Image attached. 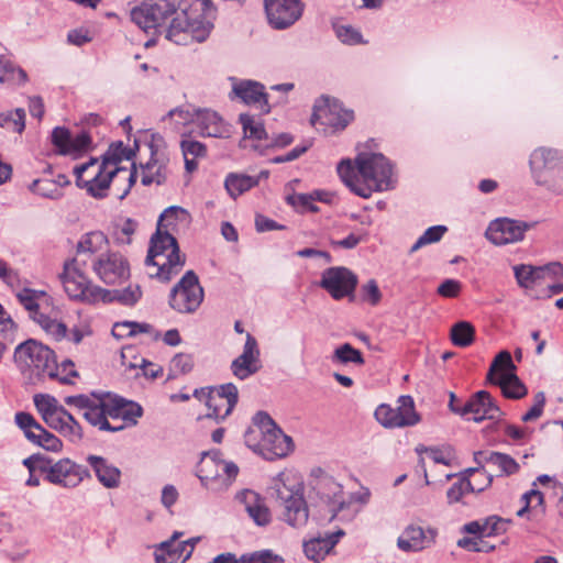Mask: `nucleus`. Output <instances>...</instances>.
I'll return each instance as SVG.
<instances>
[{
  "instance_id": "4be33fe9",
  "label": "nucleus",
  "mask_w": 563,
  "mask_h": 563,
  "mask_svg": "<svg viewBox=\"0 0 563 563\" xmlns=\"http://www.w3.org/2000/svg\"><path fill=\"white\" fill-rule=\"evenodd\" d=\"M310 486L322 500L332 506V520L344 505L342 486L321 468L311 472Z\"/></svg>"
},
{
  "instance_id": "1a4fd4ad",
  "label": "nucleus",
  "mask_w": 563,
  "mask_h": 563,
  "mask_svg": "<svg viewBox=\"0 0 563 563\" xmlns=\"http://www.w3.org/2000/svg\"><path fill=\"white\" fill-rule=\"evenodd\" d=\"M108 165L98 164L97 158H90L89 162L78 165L74 168L76 184L80 188H86L88 194L95 198H104L107 190L113 177L120 173H125V168L114 167L107 170Z\"/></svg>"
},
{
  "instance_id": "774afa93",
  "label": "nucleus",
  "mask_w": 563,
  "mask_h": 563,
  "mask_svg": "<svg viewBox=\"0 0 563 563\" xmlns=\"http://www.w3.org/2000/svg\"><path fill=\"white\" fill-rule=\"evenodd\" d=\"M255 228L257 232H267L273 230H284L285 225L279 224L263 214H257L255 217Z\"/></svg>"
},
{
  "instance_id": "58836bf2",
  "label": "nucleus",
  "mask_w": 563,
  "mask_h": 563,
  "mask_svg": "<svg viewBox=\"0 0 563 563\" xmlns=\"http://www.w3.org/2000/svg\"><path fill=\"white\" fill-rule=\"evenodd\" d=\"M78 373L75 369V364L70 360H64L60 364H57L56 357L53 358V362L49 365V369H47L46 377L59 383V384H70L73 385V377H77Z\"/></svg>"
},
{
  "instance_id": "a211bd4d",
  "label": "nucleus",
  "mask_w": 563,
  "mask_h": 563,
  "mask_svg": "<svg viewBox=\"0 0 563 563\" xmlns=\"http://www.w3.org/2000/svg\"><path fill=\"white\" fill-rule=\"evenodd\" d=\"M62 282L65 291L70 298L89 303L96 302L101 298L102 288L91 285L85 272H79L77 268L64 267Z\"/></svg>"
},
{
  "instance_id": "c85d7f7f",
  "label": "nucleus",
  "mask_w": 563,
  "mask_h": 563,
  "mask_svg": "<svg viewBox=\"0 0 563 563\" xmlns=\"http://www.w3.org/2000/svg\"><path fill=\"white\" fill-rule=\"evenodd\" d=\"M238 499L255 525L265 527L271 522V511L257 493L245 489L238 494Z\"/></svg>"
},
{
  "instance_id": "603ef678",
  "label": "nucleus",
  "mask_w": 563,
  "mask_h": 563,
  "mask_svg": "<svg viewBox=\"0 0 563 563\" xmlns=\"http://www.w3.org/2000/svg\"><path fill=\"white\" fill-rule=\"evenodd\" d=\"M29 188L32 192L45 198L57 199L62 196L56 183L51 179H35Z\"/></svg>"
},
{
  "instance_id": "13d9d810",
  "label": "nucleus",
  "mask_w": 563,
  "mask_h": 563,
  "mask_svg": "<svg viewBox=\"0 0 563 563\" xmlns=\"http://www.w3.org/2000/svg\"><path fill=\"white\" fill-rule=\"evenodd\" d=\"M336 37L347 45H356L363 43L362 34L351 25H334Z\"/></svg>"
},
{
  "instance_id": "72a5a7b5",
  "label": "nucleus",
  "mask_w": 563,
  "mask_h": 563,
  "mask_svg": "<svg viewBox=\"0 0 563 563\" xmlns=\"http://www.w3.org/2000/svg\"><path fill=\"white\" fill-rule=\"evenodd\" d=\"M108 238L101 231H92L84 234L77 244L80 255H89V257L104 254L108 251Z\"/></svg>"
},
{
  "instance_id": "c756f323",
  "label": "nucleus",
  "mask_w": 563,
  "mask_h": 563,
  "mask_svg": "<svg viewBox=\"0 0 563 563\" xmlns=\"http://www.w3.org/2000/svg\"><path fill=\"white\" fill-rule=\"evenodd\" d=\"M344 534L345 532L339 529L335 532L327 533L324 537L313 538L305 542L303 551L306 556L314 562L323 560Z\"/></svg>"
},
{
  "instance_id": "4468645a",
  "label": "nucleus",
  "mask_w": 563,
  "mask_h": 563,
  "mask_svg": "<svg viewBox=\"0 0 563 563\" xmlns=\"http://www.w3.org/2000/svg\"><path fill=\"white\" fill-rule=\"evenodd\" d=\"M532 177L538 185L550 184L563 170V154L556 150L540 147L529 159Z\"/></svg>"
},
{
  "instance_id": "2f4dec72",
  "label": "nucleus",
  "mask_w": 563,
  "mask_h": 563,
  "mask_svg": "<svg viewBox=\"0 0 563 563\" xmlns=\"http://www.w3.org/2000/svg\"><path fill=\"white\" fill-rule=\"evenodd\" d=\"M88 463L96 473L98 481L107 488H115L120 485L121 471L110 464L102 456L89 455Z\"/></svg>"
},
{
  "instance_id": "f8f14e48",
  "label": "nucleus",
  "mask_w": 563,
  "mask_h": 563,
  "mask_svg": "<svg viewBox=\"0 0 563 563\" xmlns=\"http://www.w3.org/2000/svg\"><path fill=\"white\" fill-rule=\"evenodd\" d=\"M354 120V112L344 109L339 100L321 97L316 100L311 115L313 125L320 124L334 131L344 130Z\"/></svg>"
},
{
  "instance_id": "338daca9",
  "label": "nucleus",
  "mask_w": 563,
  "mask_h": 563,
  "mask_svg": "<svg viewBox=\"0 0 563 563\" xmlns=\"http://www.w3.org/2000/svg\"><path fill=\"white\" fill-rule=\"evenodd\" d=\"M470 490H473V487L471 485V482L470 481H462V482H459V483H455L453 484L449 489H448V493H446V496H448V499H449V503H457L461 500V498L463 497V495L466 493V492H470Z\"/></svg>"
},
{
  "instance_id": "a878e982",
  "label": "nucleus",
  "mask_w": 563,
  "mask_h": 563,
  "mask_svg": "<svg viewBox=\"0 0 563 563\" xmlns=\"http://www.w3.org/2000/svg\"><path fill=\"white\" fill-rule=\"evenodd\" d=\"M232 92L243 103L247 106L256 104L263 113L271 112L268 95L265 92V86L251 79L238 80L233 84Z\"/></svg>"
},
{
  "instance_id": "423d86ee",
  "label": "nucleus",
  "mask_w": 563,
  "mask_h": 563,
  "mask_svg": "<svg viewBox=\"0 0 563 563\" xmlns=\"http://www.w3.org/2000/svg\"><path fill=\"white\" fill-rule=\"evenodd\" d=\"M273 489L276 503L282 508L285 522L291 527H302L309 518V509L303 496V484L295 476L279 473L274 479Z\"/></svg>"
},
{
  "instance_id": "e433bc0d",
  "label": "nucleus",
  "mask_w": 563,
  "mask_h": 563,
  "mask_svg": "<svg viewBox=\"0 0 563 563\" xmlns=\"http://www.w3.org/2000/svg\"><path fill=\"white\" fill-rule=\"evenodd\" d=\"M26 80L25 70L16 66L4 53H0V82L22 85Z\"/></svg>"
},
{
  "instance_id": "09e8293b",
  "label": "nucleus",
  "mask_w": 563,
  "mask_h": 563,
  "mask_svg": "<svg viewBox=\"0 0 563 563\" xmlns=\"http://www.w3.org/2000/svg\"><path fill=\"white\" fill-rule=\"evenodd\" d=\"M332 361L341 364L354 363V364H363L364 358L361 351L354 349L350 343H344L343 345L335 349Z\"/></svg>"
},
{
  "instance_id": "e2e57ef3",
  "label": "nucleus",
  "mask_w": 563,
  "mask_h": 563,
  "mask_svg": "<svg viewBox=\"0 0 563 563\" xmlns=\"http://www.w3.org/2000/svg\"><path fill=\"white\" fill-rule=\"evenodd\" d=\"M361 299L372 306L378 305L382 299V292L376 280L371 279L361 287Z\"/></svg>"
},
{
  "instance_id": "2eb2a0df",
  "label": "nucleus",
  "mask_w": 563,
  "mask_h": 563,
  "mask_svg": "<svg viewBox=\"0 0 563 563\" xmlns=\"http://www.w3.org/2000/svg\"><path fill=\"white\" fill-rule=\"evenodd\" d=\"M45 474V479L65 488L77 487L85 477L89 476L88 468L69 459H62L54 464L43 463L38 466Z\"/></svg>"
},
{
  "instance_id": "a19ab883",
  "label": "nucleus",
  "mask_w": 563,
  "mask_h": 563,
  "mask_svg": "<svg viewBox=\"0 0 563 563\" xmlns=\"http://www.w3.org/2000/svg\"><path fill=\"white\" fill-rule=\"evenodd\" d=\"M515 277L519 286L531 288L543 280V269L531 265H517L514 267Z\"/></svg>"
},
{
  "instance_id": "412c9836",
  "label": "nucleus",
  "mask_w": 563,
  "mask_h": 563,
  "mask_svg": "<svg viewBox=\"0 0 563 563\" xmlns=\"http://www.w3.org/2000/svg\"><path fill=\"white\" fill-rule=\"evenodd\" d=\"M192 396L206 402L208 417L224 419L238 401V389H194Z\"/></svg>"
},
{
  "instance_id": "3c124183",
  "label": "nucleus",
  "mask_w": 563,
  "mask_h": 563,
  "mask_svg": "<svg viewBox=\"0 0 563 563\" xmlns=\"http://www.w3.org/2000/svg\"><path fill=\"white\" fill-rule=\"evenodd\" d=\"M283 559L272 550H261L252 553H244L236 558V563H282Z\"/></svg>"
},
{
  "instance_id": "5fc2aeb1",
  "label": "nucleus",
  "mask_w": 563,
  "mask_h": 563,
  "mask_svg": "<svg viewBox=\"0 0 563 563\" xmlns=\"http://www.w3.org/2000/svg\"><path fill=\"white\" fill-rule=\"evenodd\" d=\"M15 422L24 431V435L27 440H35V433L42 428L33 416L23 411L15 415Z\"/></svg>"
},
{
  "instance_id": "9b49d317",
  "label": "nucleus",
  "mask_w": 563,
  "mask_h": 563,
  "mask_svg": "<svg viewBox=\"0 0 563 563\" xmlns=\"http://www.w3.org/2000/svg\"><path fill=\"white\" fill-rule=\"evenodd\" d=\"M375 419L385 428L412 427L420 422L421 417L415 409V401L411 396H400L397 407L382 404L375 410Z\"/></svg>"
},
{
  "instance_id": "6e6552de",
  "label": "nucleus",
  "mask_w": 563,
  "mask_h": 563,
  "mask_svg": "<svg viewBox=\"0 0 563 563\" xmlns=\"http://www.w3.org/2000/svg\"><path fill=\"white\" fill-rule=\"evenodd\" d=\"M238 474V465L221 460L219 451L203 452L196 471L202 486L212 492L228 489Z\"/></svg>"
},
{
  "instance_id": "ea45409f",
  "label": "nucleus",
  "mask_w": 563,
  "mask_h": 563,
  "mask_svg": "<svg viewBox=\"0 0 563 563\" xmlns=\"http://www.w3.org/2000/svg\"><path fill=\"white\" fill-rule=\"evenodd\" d=\"M450 339L455 346L467 347L475 340V328L468 321H459L451 327Z\"/></svg>"
},
{
  "instance_id": "9d476101",
  "label": "nucleus",
  "mask_w": 563,
  "mask_h": 563,
  "mask_svg": "<svg viewBox=\"0 0 563 563\" xmlns=\"http://www.w3.org/2000/svg\"><path fill=\"white\" fill-rule=\"evenodd\" d=\"M205 298L203 287L194 271H187L170 289L168 303L178 313H195Z\"/></svg>"
},
{
  "instance_id": "de8ad7c7",
  "label": "nucleus",
  "mask_w": 563,
  "mask_h": 563,
  "mask_svg": "<svg viewBox=\"0 0 563 563\" xmlns=\"http://www.w3.org/2000/svg\"><path fill=\"white\" fill-rule=\"evenodd\" d=\"M446 231L448 228L445 225H433L428 228L410 247L409 253L412 254L426 245L439 242Z\"/></svg>"
},
{
  "instance_id": "f704fd0d",
  "label": "nucleus",
  "mask_w": 563,
  "mask_h": 563,
  "mask_svg": "<svg viewBox=\"0 0 563 563\" xmlns=\"http://www.w3.org/2000/svg\"><path fill=\"white\" fill-rule=\"evenodd\" d=\"M142 297V290L139 285H129L124 289L108 290L102 288L100 300L103 302L118 301L124 306H134Z\"/></svg>"
},
{
  "instance_id": "f257e3e1",
  "label": "nucleus",
  "mask_w": 563,
  "mask_h": 563,
  "mask_svg": "<svg viewBox=\"0 0 563 563\" xmlns=\"http://www.w3.org/2000/svg\"><path fill=\"white\" fill-rule=\"evenodd\" d=\"M130 18L146 33L164 27L168 41L188 45L209 36L216 8L211 0H144L130 10Z\"/></svg>"
},
{
  "instance_id": "b1692460",
  "label": "nucleus",
  "mask_w": 563,
  "mask_h": 563,
  "mask_svg": "<svg viewBox=\"0 0 563 563\" xmlns=\"http://www.w3.org/2000/svg\"><path fill=\"white\" fill-rule=\"evenodd\" d=\"M460 416L481 422L485 419L495 420L500 416L499 407L493 401L489 393L479 389L460 409Z\"/></svg>"
},
{
  "instance_id": "7c9ffc66",
  "label": "nucleus",
  "mask_w": 563,
  "mask_h": 563,
  "mask_svg": "<svg viewBox=\"0 0 563 563\" xmlns=\"http://www.w3.org/2000/svg\"><path fill=\"white\" fill-rule=\"evenodd\" d=\"M195 123L202 136L223 137L228 132L222 118L212 110H196Z\"/></svg>"
},
{
  "instance_id": "473e14b6",
  "label": "nucleus",
  "mask_w": 563,
  "mask_h": 563,
  "mask_svg": "<svg viewBox=\"0 0 563 563\" xmlns=\"http://www.w3.org/2000/svg\"><path fill=\"white\" fill-rule=\"evenodd\" d=\"M34 404L44 421L52 428L62 426V415L65 410L57 406L54 397L46 394H37L34 396Z\"/></svg>"
},
{
  "instance_id": "f03ea898",
  "label": "nucleus",
  "mask_w": 563,
  "mask_h": 563,
  "mask_svg": "<svg viewBox=\"0 0 563 563\" xmlns=\"http://www.w3.org/2000/svg\"><path fill=\"white\" fill-rule=\"evenodd\" d=\"M65 402L81 411L84 418L100 431H121L135 426L143 415L139 404L109 391L68 396Z\"/></svg>"
},
{
  "instance_id": "4c0bfd02",
  "label": "nucleus",
  "mask_w": 563,
  "mask_h": 563,
  "mask_svg": "<svg viewBox=\"0 0 563 563\" xmlns=\"http://www.w3.org/2000/svg\"><path fill=\"white\" fill-rule=\"evenodd\" d=\"M34 322H36L46 334L51 335L56 341H60L67 336V325L56 317H52L45 312H36Z\"/></svg>"
},
{
  "instance_id": "bb28decb",
  "label": "nucleus",
  "mask_w": 563,
  "mask_h": 563,
  "mask_svg": "<svg viewBox=\"0 0 563 563\" xmlns=\"http://www.w3.org/2000/svg\"><path fill=\"white\" fill-rule=\"evenodd\" d=\"M435 537L437 531L434 529L428 528L424 530L420 526L411 525L398 538L397 545L402 551L418 552L433 544Z\"/></svg>"
},
{
  "instance_id": "864d4df0",
  "label": "nucleus",
  "mask_w": 563,
  "mask_h": 563,
  "mask_svg": "<svg viewBox=\"0 0 563 563\" xmlns=\"http://www.w3.org/2000/svg\"><path fill=\"white\" fill-rule=\"evenodd\" d=\"M511 523L510 519H504L497 516H490L484 519V537H495L505 533L508 526Z\"/></svg>"
},
{
  "instance_id": "dca6fc26",
  "label": "nucleus",
  "mask_w": 563,
  "mask_h": 563,
  "mask_svg": "<svg viewBox=\"0 0 563 563\" xmlns=\"http://www.w3.org/2000/svg\"><path fill=\"white\" fill-rule=\"evenodd\" d=\"M533 223L498 218L493 220L486 229L485 236L495 245H506L523 240L525 233L533 228Z\"/></svg>"
},
{
  "instance_id": "4d7b16f0",
  "label": "nucleus",
  "mask_w": 563,
  "mask_h": 563,
  "mask_svg": "<svg viewBox=\"0 0 563 563\" xmlns=\"http://www.w3.org/2000/svg\"><path fill=\"white\" fill-rule=\"evenodd\" d=\"M194 367V357L190 354L187 353H178L176 354L172 361L169 369L173 374L178 375H185L189 373Z\"/></svg>"
},
{
  "instance_id": "bf43d9fd",
  "label": "nucleus",
  "mask_w": 563,
  "mask_h": 563,
  "mask_svg": "<svg viewBox=\"0 0 563 563\" xmlns=\"http://www.w3.org/2000/svg\"><path fill=\"white\" fill-rule=\"evenodd\" d=\"M35 440H30L31 442L41 445L47 451L57 452L62 449V443L54 434L46 431L43 427L40 431L35 433Z\"/></svg>"
},
{
  "instance_id": "052dcab7",
  "label": "nucleus",
  "mask_w": 563,
  "mask_h": 563,
  "mask_svg": "<svg viewBox=\"0 0 563 563\" xmlns=\"http://www.w3.org/2000/svg\"><path fill=\"white\" fill-rule=\"evenodd\" d=\"M65 434L70 435L71 441L80 440L81 434V427L79 423L74 419V417L65 411V413L62 415V426L57 428Z\"/></svg>"
},
{
  "instance_id": "79ce46f5",
  "label": "nucleus",
  "mask_w": 563,
  "mask_h": 563,
  "mask_svg": "<svg viewBox=\"0 0 563 563\" xmlns=\"http://www.w3.org/2000/svg\"><path fill=\"white\" fill-rule=\"evenodd\" d=\"M0 126L21 134L25 129V111L22 108L0 112Z\"/></svg>"
},
{
  "instance_id": "0eeeda50",
  "label": "nucleus",
  "mask_w": 563,
  "mask_h": 563,
  "mask_svg": "<svg viewBox=\"0 0 563 563\" xmlns=\"http://www.w3.org/2000/svg\"><path fill=\"white\" fill-rule=\"evenodd\" d=\"M14 362L32 384L44 383L55 352L37 340L29 339L14 350Z\"/></svg>"
},
{
  "instance_id": "6ab92c4d",
  "label": "nucleus",
  "mask_w": 563,
  "mask_h": 563,
  "mask_svg": "<svg viewBox=\"0 0 563 563\" xmlns=\"http://www.w3.org/2000/svg\"><path fill=\"white\" fill-rule=\"evenodd\" d=\"M265 11L272 27L285 30L300 19L303 4L300 0H264Z\"/></svg>"
},
{
  "instance_id": "39448f33",
  "label": "nucleus",
  "mask_w": 563,
  "mask_h": 563,
  "mask_svg": "<svg viewBox=\"0 0 563 563\" xmlns=\"http://www.w3.org/2000/svg\"><path fill=\"white\" fill-rule=\"evenodd\" d=\"M244 442L268 461L286 457L294 448L291 438L265 411L255 413L252 426L244 433Z\"/></svg>"
},
{
  "instance_id": "37998d69",
  "label": "nucleus",
  "mask_w": 563,
  "mask_h": 563,
  "mask_svg": "<svg viewBox=\"0 0 563 563\" xmlns=\"http://www.w3.org/2000/svg\"><path fill=\"white\" fill-rule=\"evenodd\" d=\"M239 122L241 123L246 137L257 141L267 140V132L265 131L264 124L261 120H256L249 113H241Z\"/></svg>"
},
{
  "instance_id": "49530a36",
  "label": "nucleus",
  "mask_w": 563,
  "mask_h": 563,
  "mask_svg": "<svg viewBox=\"0 0 563 563\" xmlns=\"http://www.w3.org/2000/svg\"><path fill=\"white\" fill-rule=\"evenodd\" d=\"M488 465L496 467L500 475H512L519 471V464L515 459L499 452L489 455Z\"/></svg>"
},
{
  "instance_id": "393cba45",
  "label": "nucleus",
  "mask_w": 563,
  "mask_h": 563,
  "mask_svg": "<svg viewBox=\"0 0 563 563\" xmlns=\"http://www.w3.org/2000/svg\"><path fill=\"white\" fill-rule=\"evenodd\" d=\"M234 376L245 379L261 368L260 350L256 339L247 333L242 354L231 364Z\"/></svg>"
},
{
  "instance_id": "ddd939ff",
  "label": "nucleus",
  "mask_w": 563,
  "mask_h": 563,
  "mask_svg": "<svg viewBox=\"0 0 563 563\" xmlns=\"http://www.w3.org/2000/svg\"><path fill=\"white\" fill-rule=\"evenodd\" d=\"M358 278L351 269L344 266H333L323 271L320 287L323 288L334 300L347 297L354 300V292Z\"/></svg>"
},
{
  "instance_id": "c9c22d12",
  "label": "nucleus",
  "mask_w": 563,
  "mask_h": 563,
  "mask_svg": "<svg viewBox=\"0 0 563 563\" xmlns=\"http://www.w3.org/2000/svg\"><path fill=\"white\" fill-rule=\"evenodd\" d=\"M257 185V178H253L252 176L245 174L230 173L224 180V188L229 196L233 199H236Z\"/></svg>"
},
{
  "instance_id": "680f3d73",
  "label": "nucleus",
  "mask_w": 563,
  "mask_h": 563,
  "mask_svg": "<svg viewBox=\"0 0 563 563\" xmlns=\"http://www.w3.org/2000/svg\"><path fill=\"white\" fill-rule=\"evenodd\" d=\"M181 152L184 155V158H187L189 156L194 158L205 157L207 154L206 145L201 142L191 140V139H184L180 142Z\"/></svg>"
},
{
  "instance_id": "6e6d98bb",
  "label": "nucleus",
  "mask_w": 563,
  "mask_h": 563,
  "mask_svg": "<svg viewBox=\"0 0 563 563\" xmlns=\"http://www.w3.org/2000/svg\"><path fill=\"white\" fill-rule=\"evenodd\" d=\"M177 537H178V533H175L170 540L162 542L159 544V550H166L168 556H172L173 554H176L178 552L181 556L184 552L187 553L188 550L192 551L196 542L199 541V538H192L185 542L175 543V539Z\"/></svg>"
},
{
  "instance_id": "c03bdc74",
  "label": "nucleus",
  "mask_w": 563,
  "mask_h": 563,
  "mask_svg": "<svg viewBox=\"0 0 563 563\" xmlns=\"http://www.w3.org/2000/svg\"><path fill=\"white\" fill-rule=\"evenodd\" d=\"M45 292L42 290H34L30 288H23L16 294L19 302L30 312L31 319L34 321L36 312H42L38 303V299L44 297Z\"/></svg>"
},
{
  "instance_id": "f3484780",
  "label": "nucleus",
  "mask_w": 563,
  "mask_h": 563,
  "mask_svg": "<svg viewBox=\"0 0 563 563\" xmlns=\"http://www.w3.org/2000/svg\"><path fill=\"white\" fill-rule=\"evenodd\" d=\"M92 271L106 284H115L130 276L126 258L118 253L107 251L92 260Z\"/></svg>"
},
{
  "instance_id": "cd10ccee",
  "label": "nucleus",
  "mask_w": 563,
  "mask_h": 563,
  "mask_svg": "<svg viewBox=\"0 0 563 563\" xmlns=\"http://www.w3.org/2000/svg\"><path fill=\"white\" fill-rule=\"evenodd\" d=\"M168 157H166L163 153L159 154L157 151H154L153 146H151V158L141 165L143 170L142 175V185L150 186L152 184L162 185L166 181L168 175Z\"/></svg>"
},
{
  "instance_id": "0e129e2a",
  "label": "nucleus",
  "mask_w": 563,
  "mask_h": 563,
  "mask_svg": "<svg viewBox=\"0 0 563 563\" xmlns=\"http://www.w3.org/2000/svg\"><path fill=\"white\" fill-rule=\"evenodd\" d=\"M545 405V395L543 391H539L534 395L532 407L522 416V421L529 422L534 421L541 417L543 407Z\"/></svg>"
},
{
  "instance_id": "5701e85b",
  "label": "nucleus",
  "mask_w": 563,
  "mask_h": 563,
  "mask_svg": "<svg viewBox=\"0 0 563 563\" xmlns=\"http://www.w3.org/2000/svg\"><path fill=\"white\" fill-rule=\"evenodd\" d=\"M486 380L495 387H526L516 375V365L506 350L500 351L493 360Z\"/></svg>"
},
{
  "instance_id": "aec40b11",
  "label": "nucleus",
  "mask_w": 563,
  "mask_h": 563,
  "mask_svg": "<svg viewBox=\"0 0 563 563\" xmlns=\"http://www.w3.org/2000/svg\"><path fill=\"white\" fill-rule=\"evenodd\" d=\"M52 144L56 147L59 155H68L74 158L80 157L84 153L91 148L92 140L88 132L81 131L77 135L64 126H56L51 135Z\"/></svg>"
},
{
  "instance_id": "20e7f679",
  "label": "nucleus",
  "mask_w": 563,
  "mask_h": 563,
  "mask_svg": "<svg viewBox=\"0 0 563 563\" xmlns=\"http://www.w3.org/2000/svg\"><path fill=\"white\" fill-rule=\"evenodd\" d=\"M184 213L185 210L180 207L172 206L165 209L159 216L156 233L151 238V245L145 258V264L148 267L155 268V272H150L152 278H157L161 282L167 283L175 275H177L185 265V255L180 254L177 240L167 231H162V222L172 218H177V213Z\"/></svg>"
},
{
  "instance_id": "7ed1b4c3",
  "label": "nucleus",
  "mask_w": 563,
  "mask_h": 563,
  "mask_svg": "<svg viewBox=\"0 0 563 563\" xmlns=\"http://www.w3.org/2000/svg\"><path fill=\"white\" fill-rule=\"evenodd\" d=\"M336 170L351 191L362 198H369L374 191L390 190L396 184L393 166L380 153L358 154L355 164L342 159Z\"/></svg>"
},
{
  "instance_id": "69168bd1",
  "label": "nucleus",
  "mask_w": 563,
  "mask_h": 563,
  "mask_svg": "<svg viewBox=\"0 0 563 563\" xmlns=\"http://www.w3.org/2000/svg\"><path fill=\"white\" fill-rule=\"evenodd\" d=\"M461 289V282L456 279H445L439 285L437 292L444 298H455L459 296Z\"/></svg>"
},
{
  "instance_id": "8fccbe9b",
  "label": "nucleus",
  "mask_w": 563,
  "mask_h": 563,
  "mask_svg": "<svg viewBox=\"0 0 563 563\" xmlns=\"http://www.w3.org/2000/svg\"><path fill=\"white\" fill-rule=\"evenodd\" d=\"M286 202L291 206L297 212H318L319 208L313 203V198L309 194L294 192L286 197Z\"/></svg>"
},
{
  "instance_id": "a18cd8bd",
  "label": "nucleus",
  "mask_w": 563,
  "mask_h": 563,
  "mask_svg": "<svg viewBox=\"0 0 563 563\" xmlns=\"http://www.w3.org/2000/svg\"><path fill=\"white\" fill-rule=\"evenodd\" d=\"M135 155L132 148L124 146L123 142L112 143L103 155L102 163L106 165H117L123 159H131Z\"/></svg>"
}]
</instances>
